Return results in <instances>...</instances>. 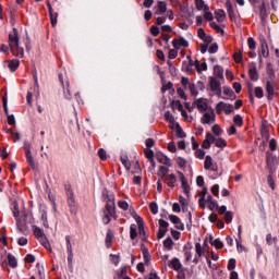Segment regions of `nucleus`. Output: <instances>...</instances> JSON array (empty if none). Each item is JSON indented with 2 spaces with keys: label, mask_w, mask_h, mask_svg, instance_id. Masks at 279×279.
Listing matches in <instances>:
<instances>
[{
  "label": "nucleus",
  "mask_w": 279,
  "mask_h": 279,
  "mask_svg": "<svg viewBox=\"0 0 279 279\" xmlns=\"http://www.w3.org/2000/svg\"><path fill=\"white\" fill-rule=\"evenodd\" d=\"M216 112L217 114H221V112H225V114H231V112H234V106L220 101L216 105Z\"/></svg>",
  "instance_id": "5"
},
{
  "label": "nucleus",
  "mask_w": 279,
  "mask_h": 279,
  "mask_svg": "<svg viewBox=\"0 0 279 279\" xmlns=\"http://www.w3.org/2000/svg\"><path fill=\"white\" fill-rule=\"evenodd\" d=\"M157 160L158 162L165 165L166 167H171V159H169V157H167V155L162 153L157 154Z\"/></svg>",
  "instance_id": "16"
},
{
  "label": "nucleus",
  "mask_w": 279,
  "mask_h": 279,
  "mask_svg": "<svg viewBox=\"0 0 279 279\" xmlns=\"http://www.w3.org/2000/svg\"><path fill=\"white\" fill-rule=\"evenodd\" d=\"M248 75L251 80H253V82H258V70L256 69V66L254 65L250 66Z\"/></svg>",
  "instance_id": "23"
},
{
  "label": "nucleus",
  "mask_w": 279,
  "mask_h": 279,
  "mask_svg": "<svg viewBox=\"0 0 279 279\" xmlns=\"http://www.w3.org/2000/svg\"><path fill=\"white\" fill-rule=\"evenodd\" d=\"M157 175L159 178H167V175H169V167H167V166L159 167Z\"/></svg>",
  "instance_id": "26"
},
{
  "label": "nucleus",
  "mask_w": 279,
  "mask_h": 279,
  "mask_svg": "<svg viewBox=\"0 0 279 279\" xmlns=\"http://www.w3.org/2000/svg\"><path fill=\"white\" fill-rule=\"evenodd\" d=\"M215 19L218 23H223L226 21V11L221 9L215 11Z\"/></svg>",
  "instance_id": "21"
},
{
  "label": "nucleus",
  "mask_w": 279,
  "mask_h": 279,
  "mask_svg": "<svg viewBox=\"0 0 279 279\" xmlns=\"http://www.w3.org/2000/svg\"><path fill=\"white\" fill-rule=\"evenodd\" d=\"M98 156H99V158H100L101 160H108V155H107V153L104 150V148H100V149L98 150Z\"/></svg>",
  "instance_id": "62"
},
{
  "label": "nucleus",
  "mask_w": 279,
  "mask_h": 279,
  "mask_svg": "<svg viewBox=\"0 0 279 279\" xmlns=\"http://www.w3.org/2000/svg\"><path fill=\"white\" fill-rule=\"evenodd\" d=\"M8 264L10 267H16L17 262H16V257H14L12 254L8 255Z\"/></svg>",
  "instance_id": "37"
},
{
  "label": "nucleus",
  "mask_w": 279,
  "mask_h": 279,
  "mask_svg": "<svg viewBox=\"0 0 279 279\" xmlns=\"http://www.w3.org/2000/svg\"><path fill=\"white\" fill-rule=\"evenodd\" d=\"M39 241L46 250H49L51 247V244L49 243V240H47V238L44 236L39 239Z\"/></svg>",
  "instance_id": "55"
},
{
  "label": "nucleus",
  "mask_w": 279,
  "mask_h": 279,
  "mask_svg": "<svg viewBox=\"0 0 279 279\" xmlns=\"http://www.w3.org/2000/svg\"><path fill=\"white\" fill-rule=\"evenodd\" d=\"M213 195H215V197H219V184H214L210 189Z\"/></svg>",
  "instance_id": "58"
},
{
  "label": "nucleus",
  "mask_w": 279,
  "mask_h": 279,
  "mask_svg": "<svg viewBox=\"0 0 279 279\" xmlns=\"http://www.w3.org/2000/svg\"><path fill=\"white\" fill-rule=\"evenodd\" d=\"M163 245L165 247H167L168 250H171L173 247V240H171V238H168L163 241Z\"/></svg>",
  "instance_id": "57"
},
{
  "label": "nucleus",
  "mask_w": 279,
  "mask_h": 279,
  "mask_svg": "<svg viewBox=\"0 0 279 279\" xmlns=\"http://www.w3.org/2000/svg\"><path fill=\"white\" fill-rule=\"evenodd\" d=\"M211 132L215 134V136H221V126H219V124H215L211 128Z\"/></svg>",
  "instance_id": "46"
},
{
  "label": "nucleus",
  "mask_w": 279,
  "mask_h": 279,
  "mask_svg": "<svg viewBox=\"0 0 279 279\" xmlns=\"http://www.w3.org/2000/svg\"><path fill=\"white\" fill-rule=\"evenodd\" d=\"M226 8H227V12H228V15L231 19V21H234V19H236V16L234 15V7L232 5V1L226 0Z\"/></svg>",
  "instance_id": "18"
},
{
  "label": "nucleus",
  "mask_w": 279,
  "mask_h": 279,
  "mask_svg": "<svg viewBox=\"0 0 279 279\" xmlns=\"http://www.w3.org/2000/svg\"><path fill=\"white\" fill-rule=\"evenodd\" d=\"M182 71H185V73H193V63H191V61H184L182 64Z\"/></svg>",
  "instance_id": "30"
},
{
  "label": "nucleus",
  "mask_w": 279,
  "mask_h": 279,
  "mask_svg": "<svg viewBox=\"0 0 279 279\" xmlns=\"http://www.w3.org/2000/svg\"><path fill=\"white\" fill-rule=\"evenodd\" d=\"M223 93H225V95H227V97H229V99H234V97H236L234 95V92L232 90V88L225 87Z\"/></svg>",
  "instance_id": "41"
},
{
  "label": "nucleus",
  "mask_w": 279,
  "mask_h": 279,
  "mask_svg": "<svg viewBox=\"0 0 279 279\" xmlns=\"http://www.w3.org/2000/svg\"><path fill=\"white\" fill-rule=\"evenodd\" d=\"M195 4H196V9L201 10L202 12L206 10H210V8H208V4H206L204 0H195Z\"/></svg>",
  "instance_id": "25"
},
{
  "label": "nucleus",
  "mask_w": 279,
  "mask_h": 279,
  "mask_svg": "<svg viewBox=\"0 0 279 279\" xmlns=\"http://www.w3.org/2000/svg\"><path fill=\"white\" fill-rule=\"evenodd\" d=\"M190 93L193 97H197L199 95V92H197V87L195 84H190Z\"/></svg>",
  "instance_id": "54"
},
{
  "label": "nucleus",
  "mask_w": 279,
  "mask_h": 279,
  "mask_svg": "<svg viewBox=\"0 0 279 279\" xmlns=\"http://www.w3.org/2000/svg\"><path fill=\"white\" fill-rule=\"evenodd\" d=\"M9 47L13 56H16L17 58H23V56H25V50L19 44V29L16 28H13V32L9 35Z\"/></svg>",
  "instance_id": "1"
},
{
  "label": "nucleus",
  "mask_w": 279,
  "mask_h": 279,
  "mask_svg": "<svg viewBox=\"0 0 279 279\" xmlns=\"http://www.w3.org/2000/svg\"><path fill=\"white\" fill-rule=\"evenodd\" d=\"M169 266L172 268V269H175V271H178V269H181L182 268V264L180 263V259L178 258H173Z\"/></svg>",
  "instance_id": "31"
},
{
  "label": "nucleus",
  "mask_w": 279,
  "mask_h": 279,
  "mask_svg": "<svg viewBox=\"0 0 279 279\" xmlns=\"http://www.w3.org/2000/svg\"><path fill=\"white\" fill-rule=\"evenodd\" d=\"M142 252H143L145 265H149V260H151V255H149V250H147V247L143 245Z\"/></svg>",
  "instance_id": "27"
},
{
  "label": "nucleus",
  "mask_w": 279,
  "mask_h": 279,
  "mask_svg": "<svg viewBox=\"0 0 279 279\" xmlns=\"http://www.w3.org/2000/svg\"><path fill=\"white\" fill-rule=\"evenodd\" d=\"M110 260L117 267L119 265L121 258L119 257V255L110 254Z\"/></svg>",
  "instance_id": "52"
},
{
  "label": "nucleus",
  "mask_w": 279,
  "mask_h": 279,
  "mask_svg": "<svg viewBox=\"0 0 279 279\" xmlns=\"http://www.w3.org/2000/svg\"><path fill=\"white\" fill-rule=\"evenodd\" d=\"M265 95V92L263 90V87H255V96L257 99H263Z\"/></svg>",
  "instance_id": "48"
},
{
  "label": "nucleus",
  "mask_w": 279,
  "mask_h": 279,
  "mask_svg": "<svg viewBox=\"0 0 279 279\" xmlns=\"http://www.w3.org/2000/svg\"><path fill=\"white\" fill-rule=\"evenodd\" d=\"M215 121H217V116L215 114V110L213 108H209L207 111H205L201 118V123L203 125H213Z\"/></svg>",
  "instance_id": "4"
},
{
  "label": "nucleus",
  "mask_w": 279,
  "mask_h": 279,
  "mask_svg": "<svg viewBox=\"0 0 279 279\" xmlns=\"http://www.w3.org/2000/svg\"><path fill=\"white\" fill-rule=\"evenodd\" d=\"M178 49L173 48L168 52L169 60H175L178 58Z\"/></svg>",
  "instance_id": "43"
},
{
  "label": "nucleus",
  "mask_w": 279,
  "mask_h": 279,
  "mask_svg": "<svg viewBox=\"0 0 279 279\" xmlns=\"http://www.w3.org/2000/svg\"><path fill=\"white\" fill-rule=\"evenodd\" d=\"M206 195H208V187H203L199 192L198 205L201 208H206Z\"/></svg>",
  "instance_id": "14"
},
{
  "label": "nucleus",
  "mask_w": 279,
  "mask_h": 279,
  "mask_svg": "<svg viewBox=\"0 0 279 279\" xmlns=\"http://www.w3.org/2000/svg\"><path fill=\"white\" fill-rule=\"evenodd\" d=\"M213 143H215L216 147L220 148H223L228 145L226 140L221 137L216 138L215 135L207 133L202 144L203 149H210V145H213Z\"/></svg>",
  "instance_id": "3"
},
{
  "label": "nucleus",
  "mask_w": 279,
  "mask_h": 279,
  "mask_svg": "<svg viewBox=\"0 0 279 279\" xmlns=\"http://www.w3.org/2000/svg\"><path fill=\"white\" fill-rule=\"evenodd\" d=\"M169 219L171 223H173L177 228V230H184V223H182V220L175 215H170Z\"/></svg>",
  "instance_id": "15"
},
{
  "label": "nucleus",
  "mask_w": 279,
  "mask_h": 279,
  "mask_svg": "<svg viewBox=\"0 0 279 279\" xmlns=\"http://www.w3.org/2000/svg\"><path fill=\"white\" fill-rule=\"evenodd\" d=\"M206 204H209V209L210 210H215V208H219V204L217 203V201H215L211 195H208L206 198H205V207H206Z\"/></svg>",
  "instance_id": "17"
},
{
  "label": "nucleus",
  "mask_w": 279,
  "mask_h": 279,
  "mask_svg": "<svg viewBox=\"0 0 279 279\" xmlns=\"http://www.w3.org/2000/svg\"><path fill=\"white\" fill-rule=\"evenodd\" d=\"M211 245H214V247H216V250H221L223 248V242H221V240L216 239L211 242Z\"/></svg>",
  "instance_id": "47"
},
{
  "label": "nucleus",
  "mask_w": 279,
  "mask_h": 279,
  "mask_svg": "<svg viewBox=\"0 0 279 279\" xmlns=\"http://www.w3.org/2000/svg\"><path fill=\"white\" fill-rule=\"evenodd\" d=\"M65 241H66V250H68V253L70 254V256L68 257V260H71V256H73V246L71 245V238L66 236Z\"/></svg>",
  "instance_id": "34"
},
{
  "label": "nucleus",
  "mask_w": 279,
  "mask_h": 279,
  "mask_svg": "<svg viewBox=\"0 0 279 279\" xmlns=\"http://www.w3.org/2000/svg\"><path fill=\"white\" fill-rule=\"evenodd\" d=\"M118 206H119V208H122V210H128V208H130V205L125 201H120L118 203Z\"/></svg>",
  "instance_id": "63"
},
{
  "label": "nucleus",
  "mask_w": 279,
  "mask_h": 279,
  "mask_svg": "<svg viewBox=\"0 0 279 279\" xmlns=\"http://www.w3.org/2000/svg\"><path fill=\"white\" fill-rule=\"evenodd\" d=\"M195 252L198 258H202V256H204V248L202 247L201 243L195 244Z\"/></svg>",
  "instance_id": "39"
},
{
  "label": "nucleus",
  "mask_w": 279,
  "mask_h": 279,
  "mask_svg": "<svg viewBox=\"0 0 279 279\" xmlns=\"http://www.w3.org/2000/svg\"><path fill=\"white\" fill-rule=\"evenodd\" d=\"M196 70L198 73H202V71H208V64H206V62L196 63Z\"/></svg>",
  "instance_id": "42"
},
{
  "label": "nucleus",
  "mask_w": 279,
  "mask_h": 279,
  "mask_svg": "<svg viewBox=\"0 0 279 279\" xmlns=\"http://www.w3.org/2000/svg\"><path fill=\"white\" fill-rule=\"evenodd\" d=\"M233 218H234V214H232V211H227L225 214V221H226V223H230Z\"/></svg>",
  "instance_id": "53"
},
{
  "label": "nucleus",
  "mask_w": 279,
  "mask_h": 279,
  "mask_svg": "<svg viewBox=\"0 0 279 279\" xmlns=\"http://www.w3.org/2000/svg\"><path fill=\"white\" fill-rule=\"evenodd\" d=\"M217 51H219V46L217 44H213L209 48H208V52L209 53H217Z\"/></svg>",
  "instance_id": "64"
},
{
  "label": "nucleus",
  "mask_w": 279,
  "mask_h": 279,
  "mask_svg": "<svg viewBox=\"0 0 279 279\" xmlns=\"http://www.w3.org/2000/svg\"><path fill=\"white\" fill-rule=\"evenodd\" d=\"M213 168V157L206 156L205 158V163H204V169L208 170Z\"/></svg>",
  "instance_id": "38"
},
{
  "label": "nucleus",
  "mask_w": 279,
  "mask_h": 279,
  "mask_svg": "<svg viewBox=\"0 0 279 279\" xmlns=\"http://www.w3.org/2000/svg\"><path fill=\"white\" fill-rule=\"evenodd\" d=\"M20 215H21V211L19 210V203H14V206H13V216L14 218L16 219V223L17 226H21V223H23L24 220H22L20 218Z\"/></svg>",
  "instance_id": "20"
},
{
  "label": "nucleus",
  "mask_w": 279,
  "mask_h": 279,
  "mask_svg": "<svg viewBox=\"0 0 279 279\" xmlns=\"http://www.w3.org/2000/svg\"><path fill=\"white\" fill-rule=\"evenodd\" d=\"M172 107L175 108V110H179V112H182V110H184V107L182 106V102H180V100H173Z\"/></svg>",
  "instance_id": "45"
},
{
  "label": "nucleus",
  "mask_w": 279,
  "mask_h": 279,
  "mask_svg": "<svg viewBox=\"0 0 279 279\" xmlns=\"http://www.w3.org/2000/svg\"><path fill=\"white\" fill-rule=\"evenodd\" d=\"M233 60L234 62H236L238 64H240V62H243V54L240 52H235L233 54Z\"/></svg>",
  "instance_id": "50"
},
{
  "label": "nucleus",
  "mask_w": 279,
  "mask_h": 279,
  "mask_svg": "<svg viewBox=\"0 0 279 279\" xmlns=\"http://www.w3.org/2000/svg\"><path fill=\"white\" fill-rule=\"evenodd\" d=\"M260 56L263 58H269V46L266 43L262 44Z\"/></svg>",
  "instance_id": "32"
},
{
  "label": "nucleus",
  "mask_w": 279,
  "mask_h": 279,
  "mask_svg": "<svg viewBox=\"0 0 279 279\" xmlns=\"http://www.w3.org/2000/svg\"><path fill=\"white\" fill-rule=\"evenodd\" d=\"M204 12H205V13H204V20H205V21H213V19H215V17L213 16V13H211L209 10H205Z\"/></svg>",
  "instance_id": "59"
},
{
  "label": "nucleus",
  "mask_w": 279,
  "mask_h": 279,
  "mask_svg": "<svg viewBox=\"0 0 279 279\" xmlns=\"http://www.w3.org/2000/svg\"><path fill=\"white\" fill-rule=\"evenodd\" d=\"M233 123L234 125H238V128H241V125H243V117H241L240 114H236L233 118Z\"/></svg>",
  "instance_id": "44"
},
{
  "label": "nucleus",
  "mask_w": 279,
  "mask_h": 279,
  "mask_svg": "<svg viewBox=\"0 0 279 279\" xmlns=\"http://www.w3.org/2000/svg\"><path fill=\"white\" fill-rule=\"evenodd\" d=\"M117 278H118V279L128 278V268H126V267H122V268L117 272Z\"/></svg>",
  "instance_id": "35"
},
{
  "label": "nucleus",
  "mask_w": 279,
  "mask_h": 279,
  "mask_svg": "<svg viewBox=\"0 0 279 279\" xmlns=\"http://www.w3.org/2000/svg\"><path fill=\"white\" fill-rule=\"evenodd\" d=\"M173 130H175L179 138H184V136H186V133H184V131H182V126H180L179 123L174 124Z\"/></svg>",
  "instance_id": "33"
},
{
  "label": "nucleus",
  "mask_w": 279,
  "mask_h": 279,
  "mask_svg": "<svg viewBox=\"0 0 279 279\" xmlns=\"http://www.w3.org/2000/svg\"><path fill=\"white\" fill-rule=\"evenodd\" d=\"M145 156H146L147 160H149V162L153 167V171H154L156 169V160H154V150L146 149L145 150Z\"/></svg>",
  "instance_id": "19"
},
{
  "label": "nucleus",
  "mask_w": 279,
  "mask_h": 279,
  "mask_svg": "<svg viewBox=\"0 0 279 279\" xmlns=\"http://www.w3.org/2000/svg\"><path fill=\"white\" fill-rule=\"evenodd\" d=\"M149 208H150V211L153 213V215H158V204L150 203Z\"/></svg>",
  "instance_id": "61"
},
{
  "label": "nucleus",
  "mask_w": 279,
  "mask_h": 279,
  "mask_svg": "<svg viewBox=\"0 0 279 279\" xmlns=\"http://www.w3.org/2000/svg\"><path fill=\"white\" fill-rule=\"evenodd\" d=\"M106 209L102 218L104 223H108L114 217L117 205L114 203V194L110 193L105 196Z\"/></svg>",
  "instance_id": "2"
},
{
  "label": "nucleus",
  "mask_w": 279,
  "mask_h": 279,
  "mask_svg": "<svg viewBox=\"0 0 279 279\" xmlns=\"http://www.w3.org/2000/svg\"><path fill=\"white\" fill-rule=\"evenodd\" d=\"M189 46H190L189 40H186V38H184V37H178L172 40V47L174 49H178V50H180L182 48L186 49V48H189Z\"/></svg>",
  "instance_id": "10"
},
{
  "label": "nucleus",
  "mask_w": 279,
  "mask_h": 279,
  "mask_svg": "<svg viewBox=\"0 0 279 279\" xmlns=\"http://www.w3.org/2000/svg\"><path fill=\"white\" fill-rule=\"evenodd\" d=\"M168 229H163L159 227L158 233H157V239H165V234H167Z\"/></svg>",
  "instance_id": "60"
},
{
  "label": "nucleus",
  "mask_w": 279,
  "mask_h": 279,
  "mask_svg": "<svg viewBox=\"0 0 279 279\" xmlns=\"http://www.w3.org/2000/svg\"><path fill=\"white\" fill-rule=\"evenodd\" d=\"M266 93H267V99L271 101V99H274V96L276 95V81H274V78L267 80Z\"/></svg>",
  "instance_id": "9"
},
{
  "label": "nucleus",
  "mask_w": 279,
  "mask_h": 279,
  "mask_svg": "<svg viewBox=\"0 0 279 279\" xmlns=\"http://www.w3.org/2000/svg\"><path fill=\"white\" fill-rule=\"evenodd\" d=\"M7 64L10 71L14 72L16 71V69H19L21 62L19 61V59H12L10 61H7Z\"/></svg>",
  "instance_id": "22"
},
{
  "label": "nucleus",
  "mask_w": 279,
  "mask_h": 279,
  "mask_svg": "<svg viewBox=\"0 0 279 279\" xmlns=\"http://www.w3.org/2000/svg\"><path fill=\"white\" fill-rule=\"evenodd\" d=\"M165 12H167V2L160 1L158 3V12H157V14H165Z\"/></svg>",
  "instance_id": "36"
},
{
  "label": "nucleus",
  "mask_w": 279,
  "mask_h": 279,
  "mask_svg": "<svg viewBox=\"0 0 279 279\" xmlns=\"http://www.w3.org/2000/svg\"><path fill=\"white\" fill-rule=\"evenodd\" d=\"M235 267H236V259L234 258L229 259V263H228L229 271H232L233 269H235Z\"/></svg>",
  "instance_id": "56"
},
{
  "label": "nucleus",
  "mask_w": 279,
  "mask_h": 279,
  "mask_svg": "<svg viewBox=\"0 0 279 279\" xmlns=\"http://www.w3.org/2000/svg\"><path fill=\"white\" fill-rule=\"evenodd\" d=\"M24 151L29 167H32V169H36V161H34V156L32 155V144L29 142L24 143Z\"/></svg>",
  "instance_id": "6"
},
{
  "label": "nucleus",
  "mask_w": 279,
  "mask_h": 279,
  "mask_svg": "<svg viewBox=\"0 0 279 279\" xmlns=\"http://www.w3.org/2000/svg\"><path fill=\"white\" fill-rule=\"evenodd\" d=\"M130 236H131L132 241H134V239H136V236H138V233L136 232V225H131Z\"/></svg>",
  "instance_id": "40"
},
{
  "label": "nucleus",
  "mask_w": 279,
  "mask_h": 279,
  "mask_svg": "<svg viewBox=\"0 0 279 279\" xmlns=\"http://www.w3.org/2000/svg\"><path fill=\"white\" fill-rule=\"evenodd\" d=\"M163 182L169 189H175L178 186V178L173 173L163 177Z\"/></svg>",
  "instance_id": "12"
},
{
  "label": "nucleus",
  "mask_w": 279,
  "mask_h": 279,
  "mask_svg": "<svg viewBox=\"0 0 279 279\" xmlns=\"http://www.w3.org/2000/svg\"><path fill=\"white\" fill-rule=\"evenodd\" d=\"M179 204L181 205L183 213H186V210H189V199L184 198L183 196H180Z\"/></svg>",
  "instance_id": "28"
},
{
  "label": "nucleus",
  "mask_w": 279,
  "mask_h": 279,
  "mask_svg": "<svg viewBox=\"0 0 279 279\" xmlns=\"http://www.w3.org/2000/svg\"><path fill=\"white\" fill-rule=\"evenodd\" d=\"M210 28L211 29H216V32H218V34H223V28H221V26H219L217 23L211 22L210 23Z\"/></svg>",
  "instance_id": "51"
},
{
  "label": "nucleus",
  "mask_w": 279,
  "mask_h": 279,
  "mask_svg": "<svg viewBox=\"0 0 279 279\" xmlns=\"http://www.w3.org/2000/svg\"><path fill=\"white\" fill-rule=\"evenodd\" d=\"M210 90L214 93L213 95L221 97V83L217 78H210Z\"/></svg>",
  "instance_id": "11"
},
{
  "label": "nucleus",
  "mask_w": 279,
  "mask_h": 279,
  "mask_svg": "<svg viewBox=\"0 0 279 279\" xmlns=\"http://www.w3.org/2000/svg\"><path fill=\"white\" fill-rule=\"evenodd\" d=\"M133 218L135 219L137 227H138V234L142 239V241H147V235L145 234V227H143V218L135 214V211L132 213Z\"/></svg>",
  "instance_id": "7"
},
{
  "label": "nucleus",
  "mask_w": 279,
  "mask_h": 279,
  "mask_svg": "<svg viewBox=\"0 0 279 279\" xmlns=\"http://www.w3.org/2000/svg\"><path fill=\"white\" fill-rule=\"evenodd\" d=\"M193 108H197L198 112L208 111V100L206 98H196L193 101Z\"/></svg>",
  "instance_id": "8"
},
{
  "label": "nucleus",
  "mask_w": 279,
  "mask_h": 279,
  "mask_svg": "<svg viewBox=\"0 0 279 279\" xmlns=\"http://www.w3.org/2000/svg\"><path fill=\"white\" fill-rule=\"evenodd\" d=\"M178 174L181 182V186L183 189V193H185V195L189 197V195L191 194V186L189 185V181H186V177H184V173L179 171Z\"/></svg>",
  "instance_id": "13"
},
{
  "label": "nucleus",
  "mask_w": 279,
  "mask_h": 279,
  "mask_svg": "<svg viewBox=\"0 0 279 279\" xmlns=\"http://www.w3.org/2000/svg\"><path fill=\"white\" fill-rule=\"evenodd\" d=\"M32 228H33V231H34L35 236H36L38 240L45 238V232H43V229H40V228L37 227V226H33Z\"/></svg>",
  "instance_id": "29"
},
{
  "label": "nucleus",
  "mask_w": 279,
  "mask_h": 279,
  "mask_svg": "<svg viewBox=\"0 0 279 279\" xmlns=\"http://www.w3.org/2000/svg\"><path fill=\"white\" fill-rule=\"evenodd\" d=\"M165 119L166 121H168V123H170L171 130H173L174 125H178V123L175 122V118H173V114H171L170 111H167L165 113Z\"/></svg>",
  "instance_id": "24"
},
{
  "label": "nucleus",
  "mask_w": 279,
  "mask_h": 279,
  "mask_svg": "<svg viewBox=\"0 0 279 279\" xmlns=\"http://www.w3.org/2000/svg\"><path fill=\"white\" fill-rule=\"evenodd\" d=\"M49 15H50V21H51L52 27H56V25H58V12L49 14Z\"/></svg>",
  "instance_id": "49"
}]
</instances>
